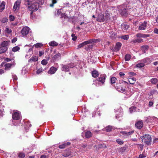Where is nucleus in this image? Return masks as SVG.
<instances>
[{
	"label": "nucleus",
	"instance_id": "nucleus-1",
	"mask_svg": "<svg viewBox=\"0 0 158 158\" xmlns=\"http://www.w3.org/2000/svg\"><path fill=\"white\" fill-rule=\"evenodd\" d=\"M35 2L32 3L31 5L28 6V7L31 11L30 13V18L32 19L33 12L37 11L39 6V5H42L44 2V0H35Z\"/></svg>",
	"mask_w": 158,
	"mask_h": 158
},
{
	"label": "nucleus",
	"instance_id": "nucleus-2",
	"mask_svg": "<svg viewBox=\"0 0 158 158\" xmlns=\"http://www.w3.org/2000/svg\"><path fill=\"white\" fill-rule=\"evenodd\" d=\"M130 9L128 5H127L126 4H124L119 6V12L121 15L125 16L127 15L128 10Z\"/></svg>",
	"mask_w": 158,
	"mask_h": 158
},
{
	"label": "nucleus",
	"instance_id": "nucleus-3",
	"mask_svg": "<svg viewBox=\"0 0 158 158\" xmlns=\"http://www.w3.org/2000/svg\"><path fill=\"white\" fill-rule=\"evenodd\" d=\"M9 42L4 41L2 42L0 45V54L5 52L7 50Z\"/></svg>",
	"mask_w": 158,
	"mask_h": 158
},
{
	"label": "nucleus",
	"instance_id": "nucleus-4",
	"mask_svg": "<svg viewBox=\"0 0 158 158\" xmlns=\"http://www.w3.org/2000/svg\"><path fill=\"white\" fill-rule=\"evenodd\" d=\"M15 62H13L11 63H7L6 62H2L0 65V68L4 67V69L6 71L10 70L12 66H14L15 65Z\"/></svg>",
	"mask_w": 158,
	"mask_h": 158
},
{
	"label": "nucleus",
	"instance_id": "nucleus-5",
	"mask_svg": "<svg viewBox=\"0 0 158 158\" xmlns=\"http://www.w3.org/2000/svg\"><path fill=\"white\" fill-rule=\"evenodd\" d=\"M142 141L148 145H149L151 144L152 142V138L150 135L148 134H146L143 136L140 137Z\"/></svg>",
	"mask_w": 158,
	"mask_h": 158
},
{
	"label": "nucleus",
	"instance_id": "nucleus-6",
	"mask_svg": "<svg viewBox=\"0 0 158 158\" xmlns=\"http://www.w3.org/2000/svg\"><path fill=\"white\" fill-rule=\"evenodd\" d=\"M96 40L94 39H90L86 41L79 44L78 46V48H80L84 46L92 43H95Z\"/></svg>",
	"mask_w": 158,
	"mask_h": 158
},
{
	"label": "nucleus",
	"instance_id": "nucleus-7",
	"mask_svg": "<svg viewBox=\"0 0 158 158\" xmlns=\"http://www.w3.org/2000/svg\"><path fill=\"white\" fill-rule=\"evenodd\" d=\"M116 89L121 92L124 93L125 92L126 89L123 86L122 84L121 83H116V86H114Z\"/></svg>",
	"mask_w": 158,
	"mask_h": 158
},
{
	"label": "nucleus",
	"instance_id": "nucleus-8",
	"mask_svg": "<svg viewBox=\"0 0 158 158\" xmlns=\"http://www.w3.org/2000/svg\"><path fill=\"white\" fill-rule=\"evenodd\" d=\"M30 30L27 27H23L21 30V33L23 36H25L29 33Z\"/></svg>",
	"mask_w": 158,
	"mask_h": 158
},
{
	"label": "nucleus",
	"instance_id": "nucleus-9",
	"mask_svg": "<svg viewBox=\"0 0 158 158\" xmlns=\"http://www.w3.org/2000/svg\"><path fill=\"white\" fill-rule=\"evenodd\" d=\"M97 21L100 22H104L105 21L104 19V15L102 13L99 14L97 17Z\"/></svg>",
	"mask_w": 158,
	"mask_h": 158
},
{
	"label": "nucleus",
	"instance_id": "nucleus-10",
	"mask_svg": "<svg viewBox=\"0 0 158 158\" xmlns=\"http://www.w3.org/2000/svg\"><path fill=\"white\" fill-rule=\"evenodd\" d=\"M74 67V66L71 64L68 65H62V70L65 72L68 71L69 68H73Z\"/></svg>",
	"mask_w": 158,
	"mask_h": 158
},
{
	"label": "nucleus",
	"instance_id": "nucleus-11",
	"mask_svg": "<svg viewBox=\"0 0 158 158\" xmlns=\"http://www.w3.org/2000/svg\"><path fill=\"white\" fill-rule=\"evenodd\" d=\"M134 132V130H131L129 132H127L126 131H122L121 132V133L124 135L125 138H127L129 136L132 135Z\"/></svg>",
	"mask_w": 158,
	"mask_h": 158
},
{
	"label": "nucleus",
	"instance_id": "nucleus-12",
	"mask_svg": "<svg viewBox=\"0 0 158 158\" xmlns=\"http://www.w3.org/2000/svg\"><path fill=\"white\" fill-rule=\"evenodd\" d=\"M106 75H101L99 77L97 78V80L101 82L102 84H104L105 82V80L106 78Z\"/></svg>",
	"mask_w": 158,
	"mask_h": 158
},
{
	"label": "nucleus",
	"instance_id": "nucleus-13",
	"mask_svg": "<svg viewBox=\"0 0 158 158\" xmlns=\"http://www.w3.org/2000/svg\"><path fill=\"white\" fill-rule=\"evenodd\" d=\"M122 44L119 42H118L116 43L115 47L113 48V50L114 52H117L118 51L121 46Z\"/></svg>",
	"mask_w": 158,
	"mask_h": 158
},
{
	"label": "nucleus",
	"instance_id": "nucleus-14",
	"mask_svg": "<svg viewBox=\"0 0 158 158\" xmlns=\"http://www.w3.org/2000/svg\"><path fill=\"white\" fill-rule=\"evenodd\" d=\"M21 114L19 112H15L12 114V117L13 119L19 120L20 119Z\"/></svg>",
	"mask_w": 158,
	"mask_h": 158
},
{
	"label": "nucleus",
	"instance_id": "nucleus-15",
	"mask_svg": "<svg viewBox=\"0 0 158 158\" xmlns=\"http://www.w3.org/2000/svg\"><path fill=\"white\" fill-rule=\"evenodd\" d=\"M147 22L144 21L143 23L139 25V29L141 30H145L147 28Z\"/></svg>",
	"mask_w": 158,
	"mask_h": 158
},
{
	"label": "nucleus",
	"instance_id": "nucleus-16",
	"mask_svg": "<svg viewBox=\"0 0 158 158\" xmlns=\"http://www.w3.org/2000/svg\"><path fill=\"white\" fill-rule=\"evenodd\" d=\"M135 126L137 129H140L143 127V123L142 121H138L135 123Z\"/></svg>",
	"mask_w": 158,
	"mask_h": 158
},
{
	"label": "nucleus",
	"instance_id": "nucleus-17",
	"mask_svg": "<svg viewBox=\"0 0 158 158\" xmlns=\"http://www.w3.org/2000/svg\"><path fill=\"white\" fill-rule=\"evenodd\" d=\"M20 3V0H17L15 2L13 6V9L14 10H15L17 9H19Z\"/></svg>",
	"mask_w": 158,
	"mask_h": 158
},
{
	"label": "nucleus",
	"instance_id": "nucleus-18",
	"mask_svg": "<svg viewBox=\"0 0 158 158\" xmlns=\"http://www.w3.org/2000/svg\"><path fill=\"white\" fill-rule=\"evenodd\" d=\"M64 14L61 12V10L60 9L58 10L57 12H56L55 15L56 16H60V17L62 18L64 16Z\"/></svg>",
	"mask_w": 158,
	"mask_h": 158
},
{
	"label": "nucleus",
	"instance_id": "nucleus-19",
	"mask_svg": "<svg viewBox=\"0 0 158 158\" xmlns=\"http://www.w3.org/2000/svg\"><path fill=\"white\" fill-rule=\"evenodd\" d=\"M150 36L149 34H145L142 33H137L136 34V36L138 38H146Z\"/></svg>",
	"mask_w": 158,
	"mask_h": 158
},
{
	"label": "nucleus",
	"instance_id": "nucleus-20",
	"mask_svg": "<svg viewBox=\"0 0 158 158\" xmlns=\"http://www.w3.org/2000/svg\"><path fill=\"white\" fill-rule=\"evenodd\" d=\"M12 32L11 29L8 27H6L4 31L5 35L7 36H8V35H10Z\"/></svg>",
	"mask_w": 158,
	"mask_h": 158
},
{
	"label": "nucleus",
	"instance_id": "nucleus-21",
	"mask_svg": "<svg viewBox=\"0 0 158 158\" xmlns=\"http://www.w3.org/2000/svg\"><path fill=\"white\" fill-rule=\"evenodd\" d=\"M52 156L51 152H48V153H46L44 154L41 156L40 158H48Z\"/></svg>",
	"mask_w": 158,
	"mask_h": 158
},
{
	"label": "nucleus",
	"instance_id": "nucleus-22",
	"mask_svg": "<svg viewBox=\"0 0 158 158\" xmlns=\"http://www.w3.org/2000/svg\"><path fill=\"white\" fill-rule=\"evenodd\" d=\"M57 70V68L53 67H51L48 71V73L51 74H54Z\"/></svg>",
	"mask_w": 158,
	"mask_h": 158
},
{
	"label": "nucleus",
	"instance_id": "nucleus-23",
	"mask_svg": "<svg viewBox=\"0 0 158 158\" xmlns=\"http://www.w3.org/2000/svg\"><path fill=\"white\" fill-rule=\"evenodd\" d=\"M129 27V26L128 25L124 23L122 24L121 25V29L123 31H127Z\"/></svg>",
	"mask_w": 158,
	"mask_h": 158
},
{
	"label": "nucleus",
	"instance_id": "nucleus-24",
	"mask_svg": "<svg viewBox=\"0 0 158 158\" xmlns=\"http://www.w3.org/2000/svg\"><path fill=\"white\" fill-rule=\"evenodd\" d=\"M71 154V152L69 150H66L63 153L62 155L63 156L66 157L70 156Z\"/></svg>",
	"mask_w": 158,
	"mask_h": 158
},
{
	"label": "nucleus",
	"instance_id": "nucleus-25",
	"mask_svg": "<svg viewBox=\"0 0 158 158\" xmlns=\"http://www.w3.org/2000/svg\"><path fill=\"white\" fill-rule=\"evenodd\" d=\"M105 15H104L105 22L109 21L110 20V15L108 13H105Z\"/></svg>",
	"mask_w": 158,
	"mask_h": 158
},
{
	"label": "nucleus",
	"instance_id": "nucleus-26",
	"mask_svg": "<svg viewBox=\"0 0 158 158\" xmlns=\"http://www.w3.org/2000/svg\"><path fill=\"white\" fill-rule=\"evenodd\" d=\"M112 128V127L111 126H107L105 128H104L102 130L103 131H106L107 132H109L110 131H111V130Z\"/></svg>",
	"mask_w": 158,
	"mask_h": 158
},
{
	"label": "nucleus",
	"instance_id": "nucleus-27",
	"mask_svg": "<svg viewBox=\"0 0 158 158\" xmlns=\"http://www.w3.org/2000/svg\"><path fill=\"white\" fill-rule=\"evenodd\" d=\"M38 60V57L37 56H32L30 59L29 60V62H31V61L35 62Z\"/></svg>",
	"mask_w": 158,
	"mask_h": 158
},
{
	"label": "nucleus",
	"instance_id": "nucleus-28",
	"mask_svg": "<svg viewBox=\"0 0 158 158\" xmlns=\"http://www.w3.org/2000/svg\"><path fill=\"white\" fill-rule=\"evenodd\" d=\"M136 80V79L135 78L133 77H132L129 78V81L130 84L133 85L135 83Z\"/></svg>",
	"mask_w": 158,
	"mask_h": 158
},
{
	"label": "nucleus",
	"instance_id": "nucleus-29",
	"mask_svg": "<svg viewBox=\"0 0 158 158\" xmlns=\"http://www.w3.org/2000/svg\"><path fill=\"white\" fill-rule=\"evenodd\" d=\"M92 75L93 77H97L99 75L98 73L96 70L93 71L92 72Z\"/></svg>",
	"mask_w": 158,
	"mask_h": 158
},
{
	"label": "nucleus",
	"instance_id": "nucleus-30",
	"mask_svg": "<svg viewBox=\"0 0 158 158\" xmlns=\"http://www.w3.org/2000/svg\"><path fill=\"white\" fill-rule=\"evenodd\" d=\"M49 45L51 46L55 47L58 45V43L55 41H52L49 43Z\"/></svg>",
	"mask_w": 158,
	"mask_h": 158
},
{
	"label": "nucleus",
	"instance_id": "nucleus-31",
	"mask_svg": "<svg viewBox=\"0 0 158 158\" xmlns=\"http://www.w3.org/2000/svg\"><path fill=\"white\" fill-rule=\"evenodd\" d=\"M92 136V133L90 131H87L85 133V137L87 138H89L91 137Z\"/></svg>",
	"mask_w": 158,
	"mask_h": 158
},
{
	"label": "nucleus",
	"instance_id": "nucleus-32",
	"mask_svg": "<svg viewBox=\"0 0 158 158\" xmlns=\"http://www.w3.org/2000/svg\"><path fill=\"white\" fill-rule=\"evenodd\" d=\"M116 80L117 79L115 77H111L110 79V84L112 85L113 84H114L115 83Z\"/></svg>",
	"mask_w": 158,
	"mask_h": 158
},
{
	"label": "nucleus",
	"instance_id": "nucleus-33",
	"mask_svg": "<svg viewBox=\"0 0 158 158\" xmlns=\"http://www.w3.org/2000/svg\"><path fill=\"white\" fill-rule=\"evenodd\" d=\"M92 44V43L91 44L87 45L85 47V49L86 50H89L93 48V45Z\"/></svg>",
	"mask_w": 158,
	"mask_h": 158
},
{
	"label": "nucleus",
	"instance_id": "nucleus-34",
	"mask_svg": "<svg viewBox=\"0 0 158 158\" xmlns=\"http://www.w3.org/2000/svg\"><path fill=\"white\" fill-rule=\"evenodd\" d=\"M150 81L153 84H156L158 82V80L156 78H153L150 80Z\"/></svg>",
	"mask_w": 158,
	"mask_h": 158
},
{
	"label": "nucleus",
	"instance_id": "nucleus-35",
	"mask_svg": "<svg viewBox=\"0 0 158 158\" xmlns=\"http://www.w3.org/2000/svg\"><path fill=\"white\" fill-rule=\"evenodd\" d=\"M120 38L123 39L124 40H127L129 38V36L128 35H125L121 36Z\"/></svg>",
	"mask_w": 158,
	"mask_h": 158
},
{
	"label": "nucleus",
	"instance_id": "nucleus-36",
	"mask_svg": "<svg viewBox=\"0 0 158 158\" xmlns=\"http://www.w3.org/2000/svg\"><path fill=\"white\" fill-rule=\"evenodd\" d=\"M122 114L121 113H120L119 114H118L116 116V118L119 121H120L121 120L122 117Z\"/></svg>",
	"mask_w": 158,
	"mask_h": 158
},
{
	"label": "nucleus",
	"instance_id": "nucleus-37",
	"mask_svg": "<svg viewBox=\"0 0 158 158\" xmlns=\"http://www.w3.org/2000/svg\"><path fill=\"white\" fill-rule=\"evenodd\" d=\"M144 65L145 64L142 62L137 64L136 66L137 67L140 68L143 67Z\"/></svg>",
	"mask_w": 158,
	"mask_h": 158
},
{
	"label": "nucleus",
	"instance_id": "nucleus-38",
	"mask_svg": "<svg viewBox=\"0 0 158 158\" xmlns=\"http://www.w3.org/2000/svg\"><path fill=\"white\" fill-rule=\"evenodd\" d=\"M131 56L129 54H126L125 56V61H129L131 58Z\"/></svg>",
	"mask_w": 158,
	"mask_h": 158
},
{
	"label": "nucleus",
	"instance_id": "nucleus-39",
	"mask_svg": "<svg viewBox=\"0 0 158 158\" xmlns=\"http://www.w3.org/2000/svg\"><path fill=\"white\" fill-rule=\"evenodd\" d=\"M150 59L148 58H146L144 59H143L142 60V61L144 63V64L145 63L147 64H149L150 63Z\"/></svg>",
	"mask_w": 158,
	"mask_h": 158
},
{
	"label": "nucleus",
	"instance_id": "nucleus-40",
	"mask_svg": "<svg viewBox=\"0 0 158 158\" xmlns=\"http://www.w3.org/2000/svg\"><path fill=\"white\" fill-rule=\"evenodd\" d=\"M18 154L19 158H23L25 156V154L23 153L19 152Z\"/></svg>",
	"mask_w": 158,
	"mask_h": 158
},
{
	"label": "nucleus",
	"instance_id": "nucleus-41",
	"mask_svg": "<svg viewBox=\"0 0 158 158\" xmlns=\"http://www.w3.org/2000/svg\"><path fill=\"white\" fill-rule=\"evenodd\" d=\"M60 56H61L60 54L59 53H57V54H56V55H55L54 56L53 58L54 59H56L60 57Z\"/></svg>",
	"mask_w": 158,
	"mask_h": 158
},
{
	"label": "nucleus",
	"instance_id": "nucleus-42",
	"mask_svg": "<svg viewBox=\"0 0 158 158\" xmlns=\"http://www.w3.org/2000/svg\"><path fill=\"white\" fill-rule=\"evenodd\" d=\"M116 142H117V143L120 145L122 144L124 142L121 139H117L116 140Z\"/></svg>",
	"mask_w": 158,
	"mask_h": 158
},
{
	"label": "nucleus",
	"instance_id": "nucleus-43",
	"mask_svg": "<svg viewBox=\"0 0 158 158\" xmlns=\"http://www.w3.org/2000/svg\"><path fill=\"white\" fill-rule=\"evenodd\" d=\"M20 49V48L17 46L14 47L12 49L13 52H16L18 51Z\"/></svg>",
	"mask_w": 158,
	"mask_h": 158
},
{
	"label": "nucleus",
	"instance_id": "nucleus-44",
	"mask_svg": "<svg viewBox=\"0 0 158 158\" xmlns=\"http://www.w3.org/2000/svg\"><path fill=\"white\" fill-rule=\"evenodd\" d=\"M135 107L134 106L131 107L129 108L130 112V113H131L132 112H135Z\"/></svg>",
	"mask_w": 158,
	"mask_h": 158
},
{
	"label": "nucleus",
	"instance_id": "nucleus-45",
	"mask_svg": "<svg viewBox=\"0 0 158 158\" xmlns=\"http://www.w3.org/2000/svg\"><path fill=\"white\" fill-rule=\"evenodd\" d=\"M34 46L36 48H40L43 46V44L38 43L35 44Z\"/></svg>",
	"mask_w": 158,
	"mask_h": 158
},
{
	"label": "nucleus",
	"instance_id": "nucleus-46",
	"mask_svg": "<svg viewBox=\"0 0 158 158\" xmlns=\"http://www.w3.org/2000/svg\"><path fill=\"white\" fill-rule=\"evenodd\" d=\"M66 147V144L64 143L60 145L59 146V148L60 149H63Z\"/></svg>",
	"mask_w": 158,
	"mask_h": 158
},
{
	"label": "nucleus",
	"instance_id": "nucleus-47",
	"mask_svg": "<svg viewBox=\"0 0 158 158\" xmlns=\"http://www.w3.org/2000/svg\"><path fill=\"white\" fill-rule=\"evenodd\" d=\"M41 63L43 65H46L48 63V62L46 60H43L41 62Z\"/></svg>",
	"mask_w": 158,
	"mask_h": 158
},
{
	"label": "nucleus",
	"instance_id": "nucleus-48",
	"mask_svg": "<svg viewBox=\"0 0 158 158\" xmlns=\"http://www.w3.org/2000/svg\"><path fill=\"white\" fill-rule=\"evenodd\" d=\"M126 149L125 147H121L119 149V151L123 152H124Z\"/></svg>",
	"mask_w": 158,
	"mask_h": 158
},
{
	"label": "nucleus",
	"instance_id": "nucleus-49",
	"mask_svg": "<svg viewBox=\"0 0 158 158\" xmlns=\"http://www.w3.org/2000/svg\"><path fill=\"white\" fill-rule=\"evenodd\" d=\"M71 36L72 37V39L74 41L76 40L77 39V37L74 34H72L71 35Z\"/></svg>",
	"mask_w": 158,
	"mask_h": 158
},
{
	"label": "nucleus",
	"instance_id": "nucleus-50",
	"mask_svg": "<svg viewBox=\"0 0 158 158\" xmlns=\"http://www.w3.org/2000/svg\"><path fill=\"white\" fill-rule=\"evenodd\" d=\"M9 19L10 21H13L15 19V17L14 16L11 15L9 16Z\"/></svg>",
	"mask_w": 158,
	"mask_h": 158
},
{
	"label": "nucleus",
	"instance_id": "nucleus-51",
	"mask_svg": "<svg viewBox=\"0 0 158 158\" xmlns=\"http://www.w3.org/2000/svg\"><path fill=\"white\" fill-rule=\"evenodd\" d=\"M8 19L6 18H3L1 20L2 22V23H4L8 21Z\"/></svg>",
	"mask_w": 158,
	"mask_h": 158
},
{
	"label": "nucleus",
	"instance_id": "nucleus-52",
	"mask_svg": "<svg viewBox=\"0 0 158 158\" xmlns=\"http://www.w3.org/2000/svg\"><path fill=\"white\" fill-rule=\"evenodd\" d=\"M106 146L104 144H100L99 145V148H106Z\"/></svg>",
	"mask_w": 158,
	"mask_h": 158
},
{
	"label": "nucleus",
	"instance_id": "nucleus-53",
	"mask_svg": "<svg viewBox=\"0 0 158 158\" xmlns=\"http://www.w3.org/2000/svg\"><path fill=\"white\" fill-rule=\"evenodd\" d=\"M44 51H39V56H41L42 55L44 54Z\"/></svg>",
	"mask_w": 158,
	"mask_h": 158
},
{
	"label": "nucleus",
	"instance_id": "nucleus-54",
	"mask_svg": "<svg viewBox=\"0 0 158 158\" xmlns=\"http://www.w3.org/2000/svg\"><path fill=\"white\" fill-rule=\"evenodd\" d=\"M42 72V69H38L37 71H36V73L37 74H39V73H40L41 72Z\"/></svg>",
	"mask_w": 158,
	"mask_h": 158
},
{
	"label": "nucleus",
	"instance_id": "nucleus-55",
	"mask_svg": "<svg viewBox=\"0 0 158 158\" xmlns=\"http://www.w3.org/2000/svg\"><path fill=\"white\" fill-rule=\"evenodd\" d=\"M12 77L14 80H16L17 79V76L15 75H12Z\"/></svg>",
	"mask_w": 158,
	"mask_h": 158
},
{
	"label": "nucleus",
	"instance_id": "nucleus-56",
	"mask_svg": "<svg viewBox=\"0 0 158 158\" xmlns=\"http://www.w3.org/2000/svg\"><path fill=\"white\" fill-rule=\"evenodd\" d=\"M129 75L130 76H134L136 75V74L135 73L130 72L129 73Z\"/></svg>",
	"mask_w": 158,
	"mask_h": 158
},
{
	"label": "nucleus",
	"instance_id": "nucleus-57",
	"mask_svg": "<svg viewBox=\"0 0 158 158\" xmlns=\"http://www.w3.org/2000/svg\"><path fill=\"white\" fill-rule=\"evenodd\" d=\"M153 32L156 34H158V29L155 28L153 30Z\"/></svg>",
	"mask_w": 158,
	"mask_h": 158
},
{
	"label": "nucleus",
	"instance_id": "nucleus-58",
	"mask_svg": "<svg viewBox=\"0 0 158 158\" xmlns=\"http://www.w3.org/2000/svg\"><path fill=\"white\" fill-rule=\"evenodd\" d=\"M17 40V39L16 37H15L12 39L11 40V42L12 43H14L16 42Z\"/></svg>",
	"mask_w": 158,
	"mask_h": 158
},
{
	"label": "nucleus",
	"instance_id": "nucleus-59",
	"mask_svg": "<svg viewBox=\"0 0 158 158\" xmlns=\"http://www.w3.org/2000/svg\"><path fill=\"white\" fill-rule=\"evenodd\" d=\"M145 157L146 156L143 154H140L139 156V158H143Z\"/></svg>",
	"mask_w": 158,
	"mask_h": 158
},
{
	"label": "nucleus",
	"instance_id": "nucleus-60",
	"mask_svg": "<svg viewBox=\"0 0 158 158\" xmlns=\"http://www.w3.org/2000/svg\"><path fill=\"white\" fill-rule=\"evenodd\" d=\"M138 145H139V148L141 150H142L143 148V145L141 144H139Z\"/></svg>",
	"mask_w": 158,
	"mask_h": 158
},
{
	"label": "nucleus",
	"instance_id": "nucleus-61",
	"mask_svg": "<svg viewBox=\"0 0 158 158\" xmlns=\"http://www.w3.org/2000/svg\"><path fill=\"white\" fill-rule=\"evenodd\" d=\"M156 92V91L155 90H152L150 91V95H152L153 94H154Z\"/></svg>",
	"mask_w": 158,
	"mask_h": 158
},
{
	"label": "nucleus",
	"instance_id": "nucleus-62",
	"mask_svg": "<svg viewBox=\"0 0 158 158\" xmlns=\"http://www.w3.org/2000/svg\"><path fill=\"white\" fill-rule=\"evenodd\" d=\"M137 43H141L143 42V40L142 39H137Z\"/></svg>",
	"mask_w": 158,
	"mask_h": 158
},
{
	"label": "nucleus",
	"instance_id": "nucleus-63",
	"mask_svg": "<svg viewBox=\"0 0 158 158\" xmlns=\"http://www.w3.org/2000/svg\"><path fill=\"white\" fill-rule=\"evenodd\" d=\"M142 47L143 48H145L146 49H148L149 48V46L148 45H144V46H142Z\"/></svg>",
	"mask_w": 158,
	"mask_h": 158
},
{
	"label": "nucleus",
	"instance_id": "nucleus-64",
	"mask_svg": "<svg viewBox=\"0 0 158 158\" xmlns=\"http://www.w3.org/2000/svg\"><path fill=\"white\" fill-rule=\"evenodd\" d=\"M11 60V59H10V58H6L5 59V60L6 61H7V62H9V61H10Z\"/></svg>",
	"mask_w": 158,
	"mask_h": 158
}]
</instances>
